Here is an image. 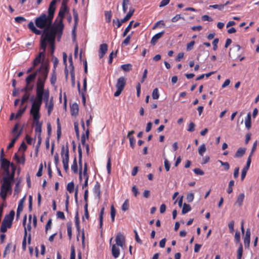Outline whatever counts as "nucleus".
Segmentation results:
<instances>
[{
  "instance_id": "obj_1",
  "label": "nucleus",
  "mask_w": 259,
  "mask_h": 259,
  "mask_svg": "<svg viewBox=\"0 0 259 259\" xmlns=\"http://www.w3.org/2000/svg\"><path fill=\"white\" fill-rule=\"evenodd\" d=\"M45 85L42 83H36V97L33 101L30 111H39L43 99L48 100L49 99V91L44 90Z\"/></svg>"
},
{
  "instance_id": "obj_2",
  "label": "nucleus",
  "mask_w": 259,
  "mask_h": 259,
  "mask_svg": "<svg viewBox=\"0 0 259 259\" xmlns=\"http://www.w3.org/2000/svg\"><path fill=\"white\" fill-rule=\"evenodd\" d=\"M53 19L49 17L46 13H42L39 17L35 19V24L36 27L40 29L50 30L52 26Z\"/></svg>"
},
{
  "instance_id": "obj_3",
  "label": "nucleus",
  "mask_w": 259,
  "mask_h": 259,
  "mask_svg": "<svg viewBox=\"0 0 259 259\" xmlns=\"http://www.w3.org/2000/svg\"><path fill=\"white\" fill-rule=\"evenodd\" d=\"M14 179L13 175H11V176L3 178V183L1 187L0 196L4 201L6 199L7 193L12 191Z\"/></svg>"
},
{
  "instance_id": "obj_4",
  "label": "nucleus",
  "mask_w": 259,
  "mask_h": 259,
  "mask_svg": "<svg viewBox=\"0 0 259 259\" xmlns=\"http://www.w3.org/2000/svg\"><path fill=\"white\" fill-rule=\"evenodd\" d=\"M15 212L14 210L10 211L9 214L5 215L2 221L0 231L1 232L5 233L7 232L8 228H11L12 225L13 221L14 218Z\"/></svg>"
},
{
  "instance_id": "obj_5",
  "label": "nucleus",
  "mask_w": 259,
  "mask_h": 259,
  "mask_svg": "<svg viewBox=\"0 0 259 259\" xmlns=\"http://www.w3.org/2000/svg\"><path fill=\"white\" fill-rule=\"evenodd\" d=\"M52 28L50 30L46 29L43 31L40 39V49L42 50V52L41 53H44V55H45V52L47 47V42H48L49 43L50 41L53 40V38L51 37V33H52Z\"/></svg>"
},
{
  "instance_id": "obj_6",
  "label": "nucleus",
  "mask_w": 259,
  "mask_h": 259,
  "mask_svg": "<svg viewBox=\"0 0 259 259\" xmlns=\"http://www.w3.org/2000/svg\"><path fill=\"white\" fill-rule=\"evenodd\" d=\"M59 28L57 27H53L52 28L53 32L51 33V37L53 38L52 41H50V45L51 49V54H53L54 53L55 50V38L57 36L58 40L59 41L62 35V26H59Z\"/></svg>"
},
{
  "instance_id": "obj_7",
  "label": "nucleus",
  "mask_w": 259,
  "mask_h": 259,
  "mask_svg": "<svg viewBox=\"0 0 259 259\" xmlns=\"http://www.w3.org/2000/svg\"><path fill=\"white\" fill-rule=\"evenodd\" d=\"M61 155L62 158V163L64 170L67 172L69 169L68 163L69 160V146L67 142L66 145H63L61 147Z\"/></svg>"
},
{
  "instance_id": "obj_8",
  "label": "nucleus",
  "mask_w": 259,
  "mask_h": 259,
  "mask_svg": "<svg viewBox=\"0 0 259 259\" xmlns=\"http://www.w3.org/2000/svg\"><path fill=\"white\" fill-rule=\"evenodd\" d=\"M49 71V68L47 65L42 64L39 68L37 69L36 72L38 73H40V76L37 78V83H42L43 85H45L46 80L47 79Z\"/></svg>"
},
{
  "instance_id": "obj_9",
  "label": "nucleus",
  "mask_w": 259,
  "mask_h": 259,
  "mask_svg": "<svg viewBox=\"0 0 259 259\" xmlns=\"http://www.w3.org/2000/svg\"><path fill=\"white\" fill-rule=\"evenodd\" d=\"M33 119V123L35 124V132L38 135H41L42 122L39 121L40 114L39 111H30Z\"/></svg>"
},
{
  "instance_id": "obj_10",
  "label": "nucleus",
  "mask_w": 259,
  "mask_h": 259,
  "mask_svg": "<svg viewBox=\"0 0 259 259\" xmlns=\"http://www.w3.org/2000/svg\"><path fill=\"white\" fill-rule=\"evenodd\" d=\"M126 84V79L123 76L120 77L117 80L115 87L116 88V91L114 93V96L115 97L119 96Z\"/></svg>"
},
{
  "instance_id": "obj_11",
  "label": "nucleus",
  "mask_w": 259,
  "mask_h": 259,
  "mask_svg": "<svg viewBox=\"0 0 259 259\" xmlns=\"http://www.w3.org/2000/svg\"><path fill=\"white\" fill-rule=\"evenodd\" d=\"M67 6H65V7L61 6V7L60 9V11L59 12V14H58V17H60L59 22L57 24L55 25V26H52V28H53V27L57 28H57H58L59 26H62V31L63 30L64 24L63 23V19L64 17L65 13L67 12Z\"/></svg>"
},
{
  "instance_id": "obj_12",
  "label": "nucleus",
  "mask_w": 259,
  "mask_h": 259,
  "mask_svg": "<svg viewBox=\"0 0 259 259\" xmlns=\"http://www.w3.org/2000/svg\"><path fill=\"white\" fill-rule=\"evenodd\" d=\"M1 168H3L6 172L5 177L11 176V175H10V171L9 169L10 167V162L6 158H1Z\"/></svg>"
},
{
  "instance_id": "obj_13",
  "label": "nucleus",
  "mask_w": 259,
  "mask_h": 259,
  "mask_svg": "<svg viewBox=\"0 0 259 259\" xmlns=\"http://www.w3.org/2000/svg\"><path fill=\"white\" fill-rule=\"evenodd\" d=\"M57 3L56 0H53L51 3L50 4L49 9H48V16L49 17H51L53 19L55 12L56 10V4Z\"/></svg>"
},
{
  "instance_id": "obj_14",
  "label": "nucleus",
  "mask_w": 259,
  "mask_h": 259,
  "mask_svg": "<svg viewBox=\"0 0 259 259\" xmlns=\"http://www.w3.org/2000/svg\"><path fill=\"white\" fill-rule=\"evenodd\" d=\"M251 161V155H249L248 157L246 166L243 168V169L242 170V171H241V181L244 180V179L246 175L247 171H248V169L249 168Z\"/></svg>"
},
{
  "instance_id": "obj_15",
  "label": "nucleus",
  "mask_w": 259,
  "mask_h": 259,
  "mask_svg": "<svg viewBox=\"0 0 259 259\" xmlns=\"http://www.w3.org/2000/svg\"><path fill=\"white\" fill-rule=\"evenodd\" d=\"M116 245L118 246L122 247L125 243V238L120 233L117 234L115 237Z\"/></svg>"
},
{
  "instance_id": "obj_16",
  "label": "nucleus",
  "mask_w": 259,
  "mask_h": 259,
  "mask_svg": "<svg viewBox=\"0 0 259 259\" xmlns=\"http://www.w3.org/2000/svg\"><path fill=\"white\" fill-rule=\"evenodd\" d=\"M46 102V107L47 108L48 110V114L50 115L53 110L54 107V103H53V99L51 98V99L49 100H44Z\"/></svg>"
},
{
  "instance_id": "obj_17",
  "label": "nucleus",
  "mask_w": 259,
  "mask_h": 259,
  "mask_svg": "<svg viewBox=\"0 0 259 259\" xmlns=\"http://www.w3.org/2000/svg\"><path fill=\"white\" fill-rule=\"evenodd\" d=\"M108 46L106 44H103L100 46L99 51V57L100 59L102 58L107 51Z\"/></svg>"
},
{
  "instance_id": "obj_18",
  "label": "nucleus",
  "mask_w": 259,
  "mask_h": 259,
  "mask_svg": "<svg viewBox=\"0 0 259 259\" xmlns=\"http://www.w3.org/2000/svg\"><path fill=\"white\" fill-rule=\"evenodd\" d=\"M250 231L249 229H247L245 237H244V243L245 248H248L250 244Z\"/></svg>"
},
{
  "instance_id": "obj_19",
  "label": "nucleus",
  "mask_w": 259,
  "mask_h": 259,
  "mask_svg": "<svg viewBox=\"0 0 259 259\" xmlns=\"http://www.w3.org/2000/svg\"><path fill=\"white\" fill-rule=\"evenodd\" d=\"M28 28L34 34L40 35L42 33L41 30L37 29L34 26L33 22L31 21L28 24Z\"/></svg>"
},
{
  "instance_id": "obj_20",
  "label": "nucleus",
  "mask_w": 259,
  "mask_h": 259,
  "mask_svg": "<svg viewBox=\"0 0 259 259\" xmlns=\"http://www.w3.org/2000/svg\"><path fill=\"white\" fill-rule=\"evenodd\" d=\"M164 33V31H162L156 34H155L152 38L151 40V44L154 46L158 40L163 36Z\"/></svg>"
},
{
  "instance_id": "obj_21",
  "label": "nucleus",
  "mask_w": 259,
  "mask_h": 259,
  "mask_svg": "<svg viewBox=\"0 0 259 259\" xmlns=\"http://www.w3.org/2000/svg\"><path fill=\"white\" fill-rule=\"evenodd\" d=\"M45 58V55L44 53H39L38 55L35 57L33 62V65L34 66L38 65L41 61V59L44 60Z\"/></svg>"
},
{
  "instance_id": "obj_22",
  "label": "nucleus",
  "mask_w": 259,
  "mask_h": 259,
  "mask_svg": "<svg viewBox=\"0 0 259 259\" xmlns=\"http://www.w3.org/2000/svg\"><path fill=\"white\" fill-rule=\"evenodd\" d=\"M111 252L114 258H117L120 254L119 246H117L116 244L112 245Z\"/></svg>"
},
{
  "instance_id": "obj_23",
  "label": "nucleus",
  "mask_w": 259,
  "mask_h": 259,
  "mask_svg": "<svg viewBox=\"0 0 259 259\" xmlns=\"http://www.w3.org/2000/svg\"><path fill=\"white\" fill-rule=\"evenodd\" d=\"M100 188L101 186L100 183L98 181H96L94 187L93 188V192L94 194H96L99 198H100L101 197V192Z\"/></svg>"
},
{
  "instance_id": "obj_24",
  "label": "nucleus",
  "mask_w": 259,
  "mask_h": 259,
  "mask_svg": "<svg viewBox=\"0 0 259 259\" xmlns=\"http://www.w3.org/2000/svg\"><path fill=\"white\" fill-rule=\"evenodd\" d=\"M70 112L72 116H76L78 113V105L74 103L70 106Z\"/></svg>"
},
{
  "instance_id": "obj_25",
  "label": "nucleus",
  "mask_w": 259,
  "mask_h": 259,
  "mask_svg": "<svg viewBox=\"0 0 259 259\" xmlns=\"http://www.w3.org/2000/svg\"><path fill=\"white\" fill-rule=\"evenodd\" d=\"M251 115L250 113H248L247 116L245 119V125L247 130H249L251 127Z\"/></svg>"
},
{
  "instance_id": "obj_26",
  "label": "nucleus",
  "mask_w": 259,
  "mask_h": 259,
  "mask_svg": "<svg viewBox=\"0 0 259 259\" xmlns=\"http://www.w3.org/2000/svg\"><path fill=\"white\" fill-rule=\"evenodd\" d=\"M22 130L21 129L18 132V133L17 134L16 137L12 140L11 142L10 143L9 145L7 146V149H10L12 148L14 146V145L15 143H16L17 140L19 137V136L21 135V133H22Z\"/></svg>"
},
{
  "instance_id": "obj_27",
  "label": "nucleus",
  "mask_w": 259,
  "mask_h": 259,
  "mask_svg": "<svg viewBox=\"0 0 259 259\" xmlns=\"http://www.w3.org/2000/svg\"><path fill=\"white\" fill-rule=\"evenodd\" d=\"M37 74V72H34L33 73L28 75L25 79L26 85H28L31 81L33 80L35 78Z\"/></svg>"
},
{
  "instance_id": "obj_28",
  "label": "nucleus",
  "mask_w": 259,
  "mask_h": 259,
  "mask_svg": "<svg viewBox=\"0 0 259 259\" xmlns=\"http://www.w3.org/2000/svg\"><path fill=\"white\" fill-rule=\"evenodd\" d=\"M89 130L88 128L85 131V134H83L81 137V142L82 145L84 146L87 144L85 143L86 138L89 139Z\"/></svg>"
},
{
  "instance_id": "obj_29",
  "label": "nucleus",
  "mask_w": 259,
  "mask_h": 259,
  "mask_svg": "<svg viewBox=\"0 0 259 259\" xmlns=\"http://www.w3.org/2000/svg\"><path fill=\"white\" fill-rule=\"evenodd\" d=\"M135 11L134 9L130 10L128 13L126 14V15L123 18V19H121V22L122 23H125V22L127 21L133 16L134 12Z\"/></svg>"
},
{
  "instance_id": "obj_30",
  "label": "nucleus",
  "mask_w": 259,
  "mask_h": 259,
  "mask_svg": "<svg viewBox=\"0 0 259 259\" xmlns=\"http://www.w3.org/2000/svg\"><path fill=\"white\" fill-rule=\"evenodd\" d=\"M78 152L79 169H81V171H82V150L80 145L78 147Z\"/></svg>"
},
{
  "instance_id": "obj_31",
  "label": "nucleus",
  "mask_w": 259,
  "mask_h": 259,
  "mask_svg": "<svg viewBox=\"0 0 259 259\" xmlns=\"http://www.w3.org/2000/svg\"><path fill=\"white\" fill-rule=\"evenodd\" d=\"M246 149L244 148H239L235 154V157H241L245 154Z\"/></svg>"
},
{
  "instance_id": "obj_32",
  "label": "nucleus",
  "mask_w": 259,
  "mask_h": 259,
  "mask_svg": "<svg viewBox=\"0 0 259 259\" xmlns=\"http://www.w3.org/2000/svg\"><path fill=\"white\" fill-rule=\"evenodd\" d=\"M57 80V75L56 71L55 69H53L52 72L51 73V77L50 78V82L52 85H54L56 82Z\"/></svg>"
},
{
  "instance_id": "obj_33",
  "label": "nucleus",
  "mask_w": 259,
  "mask_h": 259,
  "mask_svg": "<svg viewBox=\"0 0 259 259\" xmlns=\"http://www.w3.org/2000/svg\"><path fill=\"white\" fill-rule=\"evenodd\" d=\"M71 168L74 174H76L78 172V167L76 156H75L73 159V164L71 165Z\"/></svg>"
},
{
  "instance_id": "obj_34",
  "label": "nucleus",
  "mask_w": 259,
  "mask_h": 259,
  "mask_svg": "<svg viewBox=\"0 0 259 259\" xmlns=\"http://www.w3.org/2000/svg\"><path fill=\"white\" fill-rule=\"evenodd\" d=\"M244 197H245V195H244V194L243 193H240L238 196L237 200H236V203H237L239 206H241L242 205Z\"/></svg>"
},
{
  "instance_id": "obj_35",
  "label": "nucleus",
  "mask_w": 259,
  "mask_h": 259,
  "mask_svg": "<svg viewBox=\"0 0 259 259\" xmlns=\"http://www.w3.org/2000/svg\"><path fill=\"white\" fill-rule=\"evenodd\" d=\"M191 210V207L189 204L184 203L182 210L183 214H186Z\"/></svg>"
},
{
  "instance_id": "obj_36",
  "label": "nucleus",
  "mask_w": 259,
  "mask_h": 259,
  "mask_svg": "<svg viewBox=\"0 0 259 259\" xmlns=\"http://www.w3.org/2000/svg\"><path fill=\"white\" fill-rule=\"evenodd\" d=\"M206 148L205 145L204 144H202L198 148V153L201 156H203L204 153L206 152Z\"/></svg>"
},
{
  "instance_id": "obj_37",
  "label": "nucleus",
  "mask_w": 259,
  "mask_h": 259,
  "mask_svg": "<svg viewBox=\"0 0 259 259\" xmlns=\"http://www.w3.org/2000/svg\"><path fill=\"white\" fill-rule=\"evenodd\" d=\"M229 2H227L225 5H210L209 7L210 8H213V9H218L219 10H223L225 6L228 5L229 4Z\"/></svg>"
},
{
  "instance_id": "obj_38",
  "label": "nucleus",
  "mask_w": 259,
  "mask_h": 259,
  "mask_svg": "<svg viewBox=\"0 0 259 259\" xmlns=\"http://www.w3.org/2000/svg\"><path fill=\"white\" fill-rule=\"evenodd\" d=\"M75 224L77 230L79 231L80 229V222L78 211H76L75 215Z\"/></svg>"
},
{
  "instance_id": "obj_39",
  "label": "nucleus",
  "mask_w": 259,
  "mask_h": 259,
  "mask_svg": "<svg viewBox=\"0 0 259 259\" xmlns=\"http://www.w3.org/2000/svg\"><path fill=\"white\" fill-rule=\"evenodd\" d=\"M104 213V208L103 207L100 211L99 215L100 228H101L103 224V215Z\"/></svg>"
},
{
  "instance_id": "obj_40",
  "label": "nucleus",
  "mask_w": 259,
  "mask_h": 259,
  "mask_svg": "<svg viewBox=\"0 0 259 259\" xmlns=\"http://www.w3.org/2000/svg\"><path fill=\"white\" fill-rule=\"evenodd\" d=\"M67 190L70 193H72L74 191V184L73 182H71L67 184Z\"/></svg>"
},
{
  "instance_id": "obj_41",
  "label": "nucleus",
  "mask_w": 259,
  "mask_h": 259,
  "mask_svg": "<svg viewBox=\"0 0 259 259\" xmlns=\"http://www.w3.org/2000/svg\"><path fill=\"white\" fill-rule=\"evenodd\" d=\"M12 247V243H8L7 246L5 247L4 252V256H5V255L7 254H9L11 252V249Z\"/></svg>"
},
{
  "instance_id": "obj_42",
  "label": "nucleus",
  "mask_w": 259,
  "mask_h": 259,
  "mask_svg": "<svg viewBox=\"0 0 259 259\" xmlns=\"http://www.w3.org/2000/svg\"><path fill=\"white\" fill-rule=\"evenodd\" d=\"M243 253V246L241 243L240 244L239 247L237 250V259H241Z\"/></svg>"
},
{
  "instance_id": "obj_43",
  "label": "nucleus",
  "mask_w": 259,
  "mask_h": 259,
  "mask_svg": "<svg viewBox=\"0 0 259 259\" xmlns=\"http://www.w3.org/2000/svg\"><path fill=\"white\" fill-rule=\"evenodd\" d=\"M24 201L25 197H24L19 201L17 210H18L19 211H22L23 209Z\"/></svg>"
},
{
  "instance_id": "obj_44",
  "label": "nucleus",
  "mask_w": 259,
  "mask_h": 259,
  "mask_svg": "<svg viewBox=\"0 0 259 259\" xmlns=\"http://www.w3.org/2000/svg\"><path fill=\"white\" fill-rule=\"evenodd\" d=\"M130 4L129 0H123L122 2V10L123 12L125 13L126 12L128 9V5Z\"/></svg>"
},
{
  "instance_id": "obj_45",
  "label": "nucleus",
  "mask_w": 259,
  "mask_h": 259,
  "mask_svg": "<svg viewBox=\"0 0 259 259\" xmlns=\"http://www.w3.org/2000/svg\"><path fill=\"white\" fill-rule=\"evenodd\" d=\"M110 214H111V218L112 222H114V220H115V215H116V210H115L113 205H112L111 206Z\"/></svg>"
},
{
  "instance_id": "obj_46",
  "label": "nucleus",
  "mask_w": 259,
  "mask_h": 259,
  "mask_svg": "<svg viewBox=\"0 0 259 259\" xmlns=\"http://www.w3.org/2000/svg\"><path fill=\"white\" fill-rule=\"evenodd\" d=\"M121 68L125 71H129L132 69V65L131 64H123L121 66Z\"/></svg>"
},
{
  "instance_id": "obj_47",
  "label": "nucleus",
  "mask_w": 259,
  "mask_h": 259,
  "mask_svg": "<svg viewBox=\"0 0 259 259\" xmlns=\"http://www.w3.org/2000/svg\"><path fill=\"white\" fill-rule=\"evenodd\" d=\"M133 23V21H131L130 22V23L128 24V26L126 27V28L125 29L124 32H123V34H122L123 37L125 36L126 35V34H127V33L130 31V30H131V29L132 28Z\"/></svg>"
},
{
  "instance_id": "obj_48",
  "label": "nucleus",
  "mask_w": 259,
  "mask_h": 259,
  "mask_svg": "<svg viewBox=\"0 0 259 259\" xmlns=\"http://www.w3.org/2000/svg\"><path fill=\"white\" fill-rule=\"evenodd\" d=\"M152 97L153 99H158L159 97V94L158 89L157 88H155L153 90Z\"/></svg>"
},
{
  "instance_id": "obj_49",
  "label": "nucleus",
  "mask_w": 259,
  "mask_h": 259,
  "mask_svg": "<svg viewBox=\"0 0 259 259\" xmlns=\"http://www.w3.org/2000/svg\"><path fill=\"white\" fill-rule=\"evenodd\" d=\"M122 210L124 211L127 210L129 208V201L128 199H126L124 201L123 203L122 207Z\"/></svg>"
},
{
  "instance_id": "obj_50",
  "label": "nucleus",
  "mask_w": 259,
  "mask_h": 259,
  "mask_svg": "<svg viewBox=\"0 0 259 259\" xmlns=\"http://www.w3.org/2000/svg\"><path fill=\"white\" fill-rule=\"evenodd\" d=\"M67 231L68 237L69 239H71L72 237V227L70 223H68L67 224Z\"/></svg>"
},
{
  "instance_id": "obj_51",
  "label": "nucleus",
  "mask_w": 259,
  "mask_h": 259,
  "mask_svg": "<svg viewBox=\"0 0 259 259\" xmlns=\"http://www.w3.org/2000/svg\"><path fill=\"white\" fill-rule=\"evenodd\" d=\"M218 162H219L221 165L224 167V168L225 170L227 171L229 169L230 165L228 162H223L220 160H219Z\"/></svg>"
},
{
  "instance_id": "obj_52",
  "label": "nucleus",
  "mask_w": 259,
  "mask_h": 259,
  "mask_svg": "<svg viewBox=\"0 0 259 259\" xmlns=\"http://www.w3.org/2000/svg\"><path fill=\"white\" fill-rule=\"evenodd\" d=\"M14 158L18 163H22V164H24L25 162L24 157H22L21 158H20L19 156L16 153L15 154Z\"/></svg>"
},
{
  "instance_id": "obj_53",
  "label": "nucleus",
  "mask_w": 259,
  "mask_h": 259,
  "mask_svg": "<svg viewBox=\"0 0 259 259\" xmlns=\"http://www.w3.org/2000/svg\"><path fill=\"white\" fill-rule=\"evenodd\" d=\"M88 165L87 163H85L84 164V168L83 170V175L84 178L85 179H89V176L88 174Z\"/></svg>"
},
{
  "instance_id": "obj_54",
  "label": "nucleus",
  "mask_w": 259,
  "mask_h": 259,
  "mask_svg": "<svg viewBox=\"0 0 259 259\" xmlns=\"http://www.w3.org/2000/svg\"><path fill=\"white\" fill-rule=\"evenodd\" d=\"M27 235V232H26V229L25 228V231L24 233V238L22 241V248L23 250H26V237Z\"/></svg>"
},
{
  "instance_id": "obj_55",
  "label": "nucleus",
  "mask_w": 259,
  "mask_h": 259,
  "mask_svg": "<svg viewBox=\"0 0 259 259\" xmlns=\"http://www.w3.org/2000/svg\"><path fill=\"white\" fill-rule=\"evenodd\" d=\"M107 170L108 174H111V157H109L107 160Z\"/></svg>"
},
{
  "instance_id": "obj_56",
  "label": "nucleus",
  "mask_w": 259,
  "mask_h": 259,
  "mask_svg": "<svg viewBox=\"0 0 259 259\" xmlns=\"http://www.w3.org/2000/svg\"><path fill=\"white\" fill-rule=\"evenodd\" d=\"M58 121V127H57V139L59 140L60 139L61 135V126L59 123V119H57Z\"/></svg>"
},
{
  "instance_id": "obj_57",
  "label": "nucleus",
  "mask_w": 259,
  "mask_h": 259,
  "mask_svg": "<svg viewBox=\"0 0 259 259\" xmlns=\"http://www.w3.org/2000/svg\"><path fill=\"white\" fill-rule=\"evenodd\" d=\"M105 18L107 22H109L111 21L112 17V13L111 11H107L105 14Z\"/></svg>"
},
{
  "instance_id": "obj_58",
  "label": "nucleus",
  "mask_w": 259,
  "mask_h": 259,
  "mask_svg": "<svg viewBox=\"0 0 259 259\" xmlns=\"http://www.w3.org/2000/svg\"><path fill=\"white\" fill-rule=\"evenodd\" d=\"M26 108V107H25L24 108H23L22 109H19L16 114L15 118H18L19 117H20L25 112Z\"/></svg>"
},
{
  "instance_id": "obj_59",
  "label": "nucleus",
  "mask_w": 259,
  "mask_h": 259,
  "mask_svg": "<svg viewBox=\"0 0 259 259\" xmlns=\"http://www.w3.org/2000/svg\"><path fill=\"white\" fill-rule=\"evenodd\" d=\"M194 198V194L192 193H190L187 194L186 199L188 202H191L193 201Z\"/></svg>"
},
{
  "instance_id": "obj_60",
  "label": "nucleus",
  "mask_w": 259,
  "mask_h": 259,
  "mask_svg": "<svg viewBox=\"0 0 259 259\" xmlns=\"http://www.w3.org/2000/svg\"><path fill=\"white\" fill-rule=\"evenodd\" d=\"M29 98V94L25 93L21 99V105H22Z\"/></svg>"
},
{
  "instance_id": "obj_61",
  "label": "nucleus",
  "mask_w": 259,
  "mask_h": 259,
  "mask_svg": "<svg viewBox=\"0 0 259 259\" xmlns=\"http://www.w3.org/2000/svg\"><path fill=\"white\" fill-rule=\"evenodd\" d=\"M195 124L193 122H191L188 126V131L190 132H193L195 131Z\"/></svg>"
},
{
  "instance_id": "obj_62",
  "label": "nucleus",
  "mask_w": 259,
  "mask_h": 259,
  "mask_svg": "<svg viewBox=\"0 0 259 259\" xmlns=\"http://www.w3.org/2000/svg\"><path fill=\"white\" fill-rule=\"evenodd\" d=\"M15 20L16 22L21 23L24 21H25L26 20V19L22 16H18L15 18Z\"/></svg>"
},
{
  "instance_id": "obj_63",
  "label": "nucleus",
  "mask_w": 259,
  "mask_h": 259,
  "mask_svg": "<svg viewBox=\"0 0 259 259\" xmlns=\"http://www.w3.org/2000/svg\"><path fill=\"white\" fill-rule=\"evenodd\" d=\"M164 167H165L166 170L167 171H169V169H170V164L168 160H167V159H166V158L164 159Z\"/></svg>"
},
{
  "instance_id": "obj_64",
  "label": "nucleus",
  "mask_w": 259,
  "mask_h": 259,
  "mask_svg": "<svg viewBox=\"0 0 259 259\" xmlns=\"http://www.w3.org/2000/svg\"><path fill=\"white\" fill-rule=\"evenodd\" d=\"M131 38V35H128L126 36V37L124 39V40L122 42V45L124 46H127L129 44L130 40Z\"/></svg>"
}]
</instances>
